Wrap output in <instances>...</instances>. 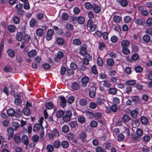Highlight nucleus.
<instances>
[{
  "label": "nucleus",
  "mask_w": 152,
  "mask_h": 152,
  "mask_svg": "<svg viewBox=\"0 0 152 152\" xmlns=\"http://www.w3.org/2000/svg\"><path fill=\"white\" fill-rule=\"evenodd\" d=\"M143 40L145 42H148L150 41V37L148 34L145 35L143 37Z\"/></svg>",
  "instance_id": "obj_21"
},
{
  "label": "nucleus",
  "mask_w": 152,
  "mask_h": 152,
  "mask_svg": "<svg viewBox=\"0 0 152 152\" xmlns=\"http://www.w3.org/2000/svg\"><path fill=\"white\" fill-rule=\"evenodd\" d=\"M14 131V129L12 127H10L7 129V133L10 134L9 136V139L10 138H12L13 137Z\"/></svg>",
  "instance_id": "obj_13"
},
{
  "label": "nucleus",
  "mask_w": 152,
  "mask_h": 152,
  "mask_svg": "<svg viewBox=\"0 0 152 152\" xmlns=\"http://www.w3.org/2000/svg\"><path fill=\"white\" fill-rule=\"evenodd\" d=\"M136 133L137 136L140 137L142 136L143 134V132L141 129L138 128L137 129Z\"/></svg>",
  "instance_id": "obj_43"
},
{
  "label": "nucleus",
  "mask_w": 152,
  "mask_h": 152,
  "mask_svg": "<svg viewBox=\"0 0 152 152\" xmlns=\"http://www.w3.org/2000/svg\"><path fill=\"white\" fill-rule=\"evenodd\" d=\"M85 6L87 9H90L92 8L93 7V6H92L90 3L88 2L85 3Z\"/></svg>",
  "instance_id": "obj_58"
},
{
  "label": "nucleus",
  "mask_w": 152,
  "mask_h": 152,
  "mask_svg": "<svg viewBox=\"0 0 152 152\" xmlns=\"http://www.w3.org/2000/svg\"><path fill=\"white\" fill-rule=\"evenodd\" d=\"M138 112L135 110L131 111L130 113L131 116L133 118H135L137 117V115Z\"/></svg>",
  "instance_id": "obj_27"
},
{
  "label": "nucleus",
  "mask_w": 152,
  "mask_h": 152,
  "mask_svg": "<svg viewBox=\"0 0 152 152\" xmlns=\"http://www.w3.org/2000/svg\"><path fill=\"white\" fill-rule=\"evenodd\" d=\"M54 33V31L52 29H49L47 32L46 38L47 40H50L52 39V35Z\"/></svg>",
  "instance_id": "obj_5"
},
{
  "label": "nucleus",
  "mask_w": 152,
  "mask_h": 152,
  "mask_svg": "<svg viewBox=\"0 0 152 152\" xmlns=\"http://www.w3.org/2000/svg\"><path fill=\"white\" fill-rule=\"evenodd\" d=\"M14 23L15 24H18L20 21L19 18L17 16H15L13 18Z\"/></svg>",
  "instance_id": "obj_60"
},
{
  "label": "nucleus",
  "mask_w": 152,
  "mask_h": 152,
  "mask_svg": "<svg viewBox=\"0 0 152 152\" xmlns=\"http://www.w3.org/2000/svg\"><path fill=\"white\" fill-rule=\"evenodd\" d=\"M23 112L24 115H29L31 114L30 110L28 107L24 108L23 110Z\"/></svg>",
  "instance_id": "obj_18"
},
{
  "label": "nucleus",
  "mask_w": 152,
  "mask_h": 152,
  "mask_svg": "<svg viewBox=\"0 0 152 152\" xmlns=\"http://www.w3.org/2000/svg\"><path fill=\"white\" fill-rule=\"evenodd\" d=\"M130 118L127 115L124 114L122 118V120L124 123H126L128 122Z\"/></svg>",
  "instance_id": "obj_15"
},
{
  "label": "nucleus",
  "mask_w": 152,
  "mask_h": 152,
  "mask_svg": "<svg viewBox=\"0 0 152 152\" xmlns=\"http://www.w3.org/2000/svg\"><path fill=\"white\" fill-rule=\"evenodd\" d=\"M97 122L95 121H92L90 122V125L92 127H95L97 126Z\"/></svg>",
  "instance_id": "obj_63"
},
{
  "label": "nucleus",
  "mask_w": 152,
  "mask_h": 152,
  "mask_svg": "<svg viewBox=\"0 0 152 152\" xmlns=\"http://www.w3.org/2000/svg\"><path fill=\"white\" fill-rule=\"evenodd\" d=\"M61 145L63 148H67L69 146V143L67 141H63L61 142Z\"/></svg>",
  "instance_id": "obj_38"
},
{
  "label": "nucleus",
  "mask_w": 152,
  "mask_h": 152,
  "mask_svg": "<svg viewBox=\"0 0 152 152\" xmlns=\"http://www.w3.org/2000/svg\"><path fill=\"white\" fill-rule=\"evenodd\" d=\"M130 42L127 40H124L122 41L121 46L122 48H127L129 45Z\"/></svg>",
  "instance_id": "obj_12"
},
{
  "label": "nucleus",
  "mask_w": 152,
  "mask_h": 152,
  "mask_svg": "<svg viewBox=\"0 0 152 152\" xmlns=\"http://www.w3.org/2000/svg\"><path fill=\"white\" fill-rule=\"evenodd\" d=\"M60 99L61 100L60 106L62 107H65L66 103V101L65 98L64 96H61L60 97Z\"/></svg>",
  "instance_id": "obj_10"
},
{
  "label": "nucleus",
  "mask_w": 152,
  "mask_h": 152,
  "mask_svg": "<svg viewBox=\"0 0 152 152\" xmlns=\"http://www.w3.org/2000/svg\"><path fill=\"white\" fill-rule=\"evenodd\" d=\"M117 92V90L115 88H110L109 90V92L112 94H115Z\"/></svg>",
  "instance_id": "obj_32"
},
{
  "label": "nucleus",
  "mask_w": 152,
  "mask_h": 152,
  "mask_svg": "<svg viewBox=\"0 0 152 152\" xmlns=\"http://www.w3.org/2000/svg\"><path fill=\"white\" fill-rule=\"evenodd\" d=\"M139 55L137 53H134L131 57V59L132 60H136L139 58Z\"/></svg>",
  "instance_id": "obj_56"
},
{
  "label": "nucleus",
  "mask_w": 152,
  "mask_h": 152,
  "mask_svg": "<svg viewBox=\"0 0 152 152\" xmlns=\"http://www.w3.org/2000/svg\"><path fill=\"white\" fill-rule=\"evenodd\" d=\"M97 63L99 66H102L103 65V62L102 58L100 57L98 58L97 59Z\"/></svg>",
  "instance_id": "obj_50"
},
{
  "label": "nucleus",
  "mask_w": 152,
  "mask_h": 152,
  "mask_svg": "<svg viewBox=\"0 0 152 152\" xmlns=\"http://www.w3.org/2000/svg\"><path fill=\"white\" fill-rule=\"evenodd\" d=\"M135 22L139 25H143V23L142 20L140 18H137L135 21Z\"/></svg>",
  "instance_id": "obj_55"
},
{
  "label": "nucleus",
  "mask_w": 152,
  "mask_h": 152,
  "mask_svg": "<svg viewBox=\"0 0 152 152\" xmlns=\"http://www.w3.org/2000/svg\"><path fill=\"white\" fill-rule=\"evenodd\" d=\"M113 103L115 105L118 104L120 102V99L117 97H114L113 99Z\"/></svg>",
  "instance_id": "obj_47"
},
{
  "label": "nucleus",
  "mask_w": 152,
  "mask_h": 152,
  "mask_svg": "<svg viewBox=\"0 0 152 152\" xmlns=\"http://www.w3.org/2000/svg\"><path fill=\"white\" fill-rule=\"evenodd\" d=\"M122 52L125 55H127L129 53L130 51L127 48H123Z\"/></svg>",
  "instance_id": "obj_41"
},
{
  "label": "nucleus",
  "mask_w": 152,
  "mask_h": 152,
  "mask_svg": "<svg viewBox=\"0 0 152 152\" xmlns=\"http://www.w3.org/2000/svg\"><path fill=\"white\" fill-rule=\"evenodd\" d=\"M64 112L63 110H61L58 111L56 113V115L57 118H59L63 116L64 114Z\"/></svg>",
  "instance_id": "obj_19"
},
{
  "label": "nucleus",
  "mask_w": 152,
  "mask_h": 152,
  "mask_svg": "<svg viewBox=\"0 0 152 152\" xmlns=\"http://www.w3.org/2000/svg\"><path fill=\"white\" fill-rule=\"evenodd\" d=\"M40 127H42V125L39 123L36 124L33 127V130L34 132H37L39 130Z\"/></svg>",
  "instance_id": "obj_11"
},
{
  "label": "nucleus",
  "mask_w": 152,
  "mask_h": 152,
  "mask_svg": "<svg viewBox=\"0 0 152 152\" xmlns=\"http://www.w3.org/2000/svg\"><path fill=\"white\" fill-rule=\"evenodd\" d=\"M71 87L75 90H77L80 89V85L78 82H74L72 84Z\"/></svg>",
  "instance_id": "obj_8"
},
{
  "label": "nucleus",
  "mask_w": 152,
  "mask_h": 152,
  "mask_svg": "<svg viewBox=\"0 0 152 152\" xmlns=\"http://www.w3.org/2000/svg\"><path fill=\"white\" fill-rule=\"evenodd\" d=\"M78 122L80 123L83 124L85 121V119L83 116H79L77 118Z\"/></svg>",
  "instance_id": "obj_35"
},
{
  "label": "nucleus",
  "mask_w": 152,
  "mask_h": 152,
  "mask_svg": "<svg viewBox=\"0 0 152 152\" xmlns=\"http://www.w3.org/2000/svg\"><path fill=\"white\" fill-rule=\"evenodd\" d=\"M141 123L143 124H146L148 123V121L147 119L144 116L141 117Z\"/></svg>",
  "instance_id": "obj_31"
},
{
  "label": "nucleus",
  "mask_w": 152,
  "mask_h": 152,
  "mask_svg": "<svg viewBox=\"0 0 152 152\" xmlns=\"http://www.w3.org/2000/svg\"><path fill=\"white\" fill-rule=\"evenodd\" d=\"M66 28L69 30H72L73 29V25L70 23L67 24L65 26Z\"/></svg>",
  "instance_id": "obj_42"
},
{
  "label": "nucleus",
  "mask_w": 152,
  "mask_h": 152,
  "mask_svg": "<svg viewBox=\"0 0 152 152\" xmlns=\"http://www.w3.org/2000/svg\"><path fill=\"white\" fill-rule=\"evenodd\" d=\"M134 69L136 72L138 73L141 72L143 70L142 68L139 66H136Z\"/></svg>",
  "instance_id": "obj_48"
},
{
  "label": "nucleus",
  "mask_w": 152,
  "mask_h": 152,
  "mask_svg": "<svg viewBox=\"0 0 152 152\" xmlns=\"http://www.w3.org/2000/svg\"><path fill=\"white\" fill-rule=\"evenodd\" d=\"M37 24V22L36 20L34 18H32L30 22V26L31 27H33L35 25H36Z\"/></svg>",
  "instance_id": "obj_25"
},
{
  "label": "nucleus",
  "mask_w": 152,
  "mask_h": 152,
  "mask_svg": "<svg viewBox=\"0 0 152 152\" xmlns=\"http://www.w3.org/2000/svg\"><path fill=\"white\" fill-rule=\"evenodd\" d=\"M113 20L117 23H119L121 20V18L118 15H115L113 18Z\"/></svg>",
  "instance_id": "obj_33"
},
{
  "label": "nucleus",
  "mask_w": 152,
  "mask_h": 152,
  "mask_svg": "<svg viewBox=\"0 0 152 152\" xmlns=\"http://www.w3.org/2000/svg\"><path fill=\"white\" fill-rule=\"evenodd\" d=\"M131 136L132 138L136 140V141H139L140 140L141 138L140 137L138 136H137L136 135L134 134H132Z\"/></svg>",
  "instance_id": "obj_52"
},
{
  "label": "nucleus",
  "mask_w": 152,
  "mask_h": 152,
  "mask_svg": "<svg viewBox=\"0 0 152 152\" xmlns=\"http://www.w3.org/2000/svg\"><path fill=\"white\" fill-rule=\"evenodd\" d=\"M4 70L6 72H10L12 71V68L10 66L7 65L4 68Z\"/></svg>",
  "instance_id": "obj_49"
},
{
  "label": "nucleus",
  "mask_w": 152,
  "mask_h": 152,
  "mask_svg": "<svg viewBox=\"0 0 152 152\" xmlns=\"http://www.w3.org/2000/svg\"><path fill=\"white\" fill-rule=\"evenodd\" d=\"M107 63L108 65L112 66L114 64V61L112 59L108 58L107 60Z\"/></svg>",
  "instance_id": "obj_40"
},
{
  "label": "nucleus",
  "mask_w": 152,
  "mask_h": 152,
  "mask_svg": "<svg viewBox=\"0 0 152 152\" xmlns=\"http://www.w3.org/2000/svg\"><path fill=\"white\" fill-rule=\"evenodd\" d=\"M79 103L81 105L84 106L87 104V101L85 99H82L79 101Z\"/></svg>",
  "instance_id": "obj_46"
},
{
  "label": "nucleus",
  "mask_w": 152,
  "mask_h": 152,
  "mask_svg": "<svg viewBox=\"0 0 152 152\" xmlns=\"http://www.w3.org/2000/svg\"><path fill=\"white\" fill-rule=\"evenodd\" d=\"M15 27L14 26L11 25H9L7 28L8 31L11 32H13L15 31Z\"/></svg>",
  "instance_id": "obj_26"
},
{
  "label": "nucleus",
  "mask_w": 152,
  "mask_h": 152,
  "mask_svg": "<svg viewBox=\"0 0 152 152\" xmlns=\"http://www.w3.org/2000/svg\"><path fill=\"white\" fill-rule=\"evenodd\" d=\"M92 8L93 9L94 12L96 13H99L101 11V8L100 7L98 6L94 5Z\"/></svg>",
  "instance_id": "obj_20"
},
{
  "label": "nucleus",
  "mask_w": 152,
  "mask_h": 152,
  "mask_svg": "<svg viewBox=\"0 0 152 152\" xmlns=\"http://www.w3.org/2000/svg\"><path fill=\"white\" fill-rule=\"evenodd\" d=\"M30 39V36L28 34H26L24 35L23 37V40L25 43H28Z\"/></svg>",
  "instance_id": "obj_30"
},
{
  "label": "nucleus",
  "mask_w": 152,
  "mask_h": 152,
  "mask_svg": "<svg viewBox=\"0 0 152 152\" xmlns=\"http://www.w3.org/2000/svg\"><path fill=\"white\" fill-rule=\"evenodd\" d=\"M37 53L36 50H33L29 51L28 54V56L30 58H33L35 56Z\"/></svg>",
  "instance_id": "obj_17"
},
{
  "label": "nucleus",
  "mask_w": 152,
  "mask_h": 152,
  "mask_svg": "<svg viewBox=\"0 0 152 152\" xmlns=\"http://www.w3.org/2000/svg\"><path fill=\"white\" fill-rule=\"evenodd\" d=\"M8 115L10 116H14L15 114V110L13 108H10L7 111Z\"/></svg>",
  "instance_id": "obj_16"
},
{
  "label": "nucleus",
  "mask_w": 152,
  "mask_h": 152,
  "mask_svg": "<svg viewBox=\"0 0 152 152\" xmlns=\"http://www.w3.org/2000/svg\"><path fill=\"white\" fill-rule=\"evenodd\" d=\"M87 136L86 134L84 132H83L79 135V137L80 138L84 139Z\"/></svg>",
  "instance_id": "obj_64"
},
{
  "label": "nucleus",
  "mask_w": 152,
  "mask_h": 152,
  "mask_svg": "<svg viewBox=\"0 0 152 152\" xmlns=\"http://www.w3.org/2000/svg\"><path fill=\"white\" fill-rule=\"evenodd\" d=\"M64 56L63 53L60 51L58 52L57 54V56L55 58V61L56 62H58L60 61V59L63 58Z\"/></svg>",
  "instance_id": "obj_7"
},
{
  "label": "nucleus",
  "mask_w": 152,
  "mask_h": 152,
  "mask_svg": "<svg viewBox=\"0 0 152 152\" xmlns=\"http://www.w3.org/2000/svg\"><path fill=\"white\" fill-rule=\"evenodd\" d=\"M80 51V53L82 55H85V56H86V54L87 53H86V50L85 48H81Z\"/></svg>",
  "instance_id": "obj_45"
},
{
  "label": "nucleus",
  "mask_w": 152,
  "mask_h": 152,
  "mask_svg": "<svg viewBox=\"0 0 152 152\" xmlns=\"http://www.w3.org/2000/svg\"><path fill=\"white\" fill-rule=\"evenodd\" d=\"M57 43L59 45H63L65 43L64 39L61 37L57 38L56 39Z\"/></svg>",
  "instance_id": "obj_14"
},
{
  "label": "nucleus",
  "mask_w": 152,
  "mask_h": 152,
  "mask_svg": "<svg viewBox=\"0 0 152 152\" xmlns=\"http://www.w3.org/2000/svg\"><path fill=\"white\" fill-rule=\"evenodd\" d=\"M16 38L19 41L22 40L23 38L22 33L21 32L18 33L17 34Z\"/></svg>",
  "instance_id": "obj_37"
},
{
  "label": "nucleus",
  "mask_w": 152,
  "mask_h": 152,
  "mask_svg": "<svg viewBox=\"0 0 152 152\" xmlns=\"http://www.w3.org/2000/svg\"><path fill=\"white\" fill-rule=\"evenodd\" d=\"M86 115L89 118H93L95 117L94 114L88 111H87L86 113Z\"/></svg>",
  "instance_id": "obj_51"
},
{
  "label": "nucleus",
  "mask_w": 152,
  "mask_h": 152,
  "mask_svg": "<svg viewBox=\"0 0 152 152\" xmlns=\"http://www.w3.org/2000/svg\"><path fill=\"white\" fill-rule=\"evenodd\" d=\"M44 17V14L42 13H39L37 15V18L38 20H41Z\"/></svg>",
  "instance_id": "obj_59"
},
{
  "label": "nucleus",
  "mask_w": 152,
  "mask_h": 152,
  "mask_svg": "<svg viewBox=\"0 0 152 152\" xmlns=\"http://www.w3.org/2000/svg\"><path fill=\"white\" fill-rule=\"evenodd\" d=\"M45 105L46 108L49 110L52 109L54 106L53 104L50 102L46 103Z\"/></svg>",
  "instance_id": "obj_24"
},
{
  "label": "nucleus",
  "mask_w": 152,
  "mask_h": 152,
  "mask_svg": "<svg viewBox=\"0 0 152 152\" xmlns=\"http://www.w3.org/2000/svg\"><path fill=\"white\" fill-rule=\"evenodd\" d=\"M15 103L17 105H19L22 103V101L20 98H17L15 99Z\"/></svg>",
  "instance_id": "obj_53"
},
{
  "label": "nucleus",
  "mask_w": 152,
  "mask_h": 152,
  "mask_svg": "<svg viewBox=\"0 0 152 152\" xmlns=\"http://www.w3.org/2000/svg\"><path fill=\"white\" fill-rule=\"evenodd\" d=\"M81 81L82 86L84 88H86L87 86V84L89 82V79L88 77L84 76L81 78Z\"/></svg>",
  "instance_id": "obj_2"
},
{
  "label": "nucleus",
  "mask_w": 152,
  "mask_h": 152,
  "mask_svg": "<svg viewBox=\"0 0 152 152\" xmlns=\"http://www.w3.org/2000/svg\"><path fill=\"white\" fill-rule=\"evenodd\" d=\"M77 20L79 23L82 24L84 23L85 19L83 17L79 16L77 18Z\"/></svg>",
  "instance_id": "obj_23"
},
{
  "label": "nucleus",
  "mask_w": 152,
  "mask_h": 152,
  "mask_svg": "<svg viewBox=\"0 0 152 152\" xmlns=\"http://www.w3.org/2000/svg\"><path fill=\"white\" fill-rule=\"evenodd\" d=\"M39 136L38 135L35 134L32 136V137L31 140L33 142H35L37 144V142H38L39 140Z\"/></svg>",
  "instance_id": "obj_29"
},
{
  "label": "nucleus",
  "mask_w": 152,
  "mask_h": 152,
  "mask_svg": "<svg viewBox=\"0 0 152 152\" xmlns=\"http://www.w3.org/2000/svg\"><path fill=\"white\" fill-rule=\"evenodd\" d=\"M48 152H52L54 148L53 146L51 145H48L46 147Z\"/></svg>",
  "instance_id": "obj_54"
},
{
  "label": "nucleus",
  "mask_w": 152,
  "mask_h": 152,
  "mask_svg": "<svg viewBox=\"0 0 152 152\" xmlns=\"http://www.w3.org/2000/svg\"><path fill=\"white\" fill-rule=\"evenodd\" d=\"M135 83L136 81L134 80H128L126 81V83L127 85L129 86L134 85L135 84Z\"/></svg>",
  "instance_id": "obj_39"
},
{
  "label": "nucleus",
  "mask_w": 152,
  "mask_h": 152,
  "mask_svg": "<svg viewBox=\"0 0 152 152\" xmlns=\"http://www.w3.org/2000/svg\"><path fill=\"white\" fill-rule=\"evenodd\" d=\"M64 113L63 117V120L66 122L69 121L72 115V112L70 110H68L66 111Z\"/></svg>",
  "instance_id": "obj_1"
},
{
  "label": "nucleus",
  "mask_w": 152,
  "mask_h": 152,
  "mask_svg": "<svg viewBox=\"0 0 152 152\" xmlns=\"http://www.w3.org/2000/svg\"><path fill=\"white\" fill-rule=\"evenodd\" d=\"M91 59V56L89 54L87 53L86 54V56L83 61V63L84 65H88L89 64V61Z\"/></svg>",
  "instance_id": "obj_4"
},
{
  "label": "nucleus",
  "mask_w": 152,
  "mask_h": 152,
  "mask_svg": "<svg viewBox=\"0 0 152 152\" xmlns=\"http://www.w3.org/2000/svg\"><path fill=\"white\" fill-rule=\"evenodd\" d=\"M36 33L38 37H41L43 34V31L41 28L37 29L36 31Z\"/></svg>",
  "instance_id": "obj_22"
},
{
  "label": "nucleus",
  "mask_w": 152,
  "mask_h": 152,
  "mask_svg": "<svg viewBox=\"0 0 152 152\" xmlns=\"http://www.w3.org/2000/svg\"><path fill=\"white\" fill-rule=\"evenodd\" d=\"M74 44L76 45H79L81 44V41L79 39H75L73 41Z\"/></svg>",
  "instance_id": "obj_57"
},
{
  "label": "nucleus",
  "mask_w": 152,
  "mask_h": 152,
  "mask_svg": "<svg viewBox=\"0 0 152 152\" xmlns=\"http://www.w3.org/2000/svg\"><path fill=\"white\" fill-rule=\"evenodd\" d=\"M21 141L23 144L26 146L28 145L29 139L27 136L25 135H23L22 137Z\"/></svg>",
  "instance_id": "obj_6"
},
{
  "label": "nucleus",
  "mask_w": 152,
  "mask_h": 152,
  "mask_svg": "<svg viewBox=\"0 0 152 152\" xmlns=\"http://www.w3.org/2000/svg\"><path fill=\"white\" fill-rule=\"evenodd\" d=\"M13 140L16 143H18L20 142L21 139L19 134L18 133L16 134L14 136Z\"/></svg>",
  "instance_id": "obj_9"
},
{
  "label": "nucleus",
  "mask_w": 152,
  "mask_h": 152,
  "mask_svg": "<svg viewBox=\"0 0 152 152\" xmlns=\"http://www.w3.org/2000/svg\"><path fill=\"white\" fill-rule=\"evenodd\" d=\"M7 53L8 55L12 58L14 57L15 56V53L12 50H8L7 51Z\"/></svg>",
  "instance_id": "obj_36"
},
{
  "label": "nucleus",
  "mask_w": 152,
  "mask_h": 152,
  "mask_svg": "<svg viewBox=\"0 0 152 152\" xmlns=\"http://www.w3.org/2000/svg\"><path fill=\"white\" fill-rule=\"evenodd\" d=\"M105 100L102 98L99 97L97 99L96 102L99 105H102L104 104Z\"/></svg>",
  "instance_id": "obj_28"
},
{
  "label": "nucleus",
  "mask_w": 152,
  "mask_h": 152,
  "mask_svg": "<svg viewBox=\"0 0 152 152\" xmlns=\"http://www.w3.org/2000/svg\"><path fill=\"white\" fill-rule=\"evenodd\" d=\"M110 108L111 110H112L113 112H115L117 111V106L115 104L112 105Z\"/></svg>",
  "instance_id": "obj_62"
},
{
  "label": "nucleus",
  "mask_w": 152,
  "mask_h": 152,
  "mask_svg": "<svg viewBox=\"0 0 152 152\" xmlns=\"http://www.w3.org/2000/svg\"><path fill=\"white\" fill-rule=\"evenodd\" d=\"M52 133L55 136L58 137L59 135L58 131L56 129H54L53 130Z\"/></svg>",
  "instance_id": "obj_61"
},
{
  "label": "nucleus",
  "mask_w": 152,
  "mask_h": 152,
  "mask_svg": "<svg viewBox=\"0 0 152 152\" xmlns=\"http://www.w3.org/2000/svg\"><path fill=\"white\" fill-rule=\"evenodd\" d=\"M89 91V94L90 97L93 98L96 94L95 91L96 88L94 86H92L91 87L88 89Z\"/></svg>",
  "instance_id": "obj_3"
},
{
  "label": "nucleus",
  "mask_w": 152,
  "mask_h": 152,
  "mask_svg": "<svg viewBox=\"0 0 152 152\" xmlns=\"http://www.w3.org/2000/svg\"><path fill=\"white\" fill-rule=\"evenodd\" d=\"M53 145L55 148H58L60 146L61 144L59 141L56 140L53 142Z\"/></svg>",
  "instance_id": "obj_44"
},
{
  "label": "nucleus",
  "mask_w": 152,
  "mask_h": 152,
  "mask_svg": "<svg viewBox=\"0 0 152 152\" xmlns=\"http://www.w3.org/2000/svg\"><path fill=\"white\" fill-rule=\"evenodd\" d=\"M62 130L64 133H67L69 131V128L67 125H65L62 127Z\"/></svg>",
  "instance_id": "obj_34"
}]
</instances>
